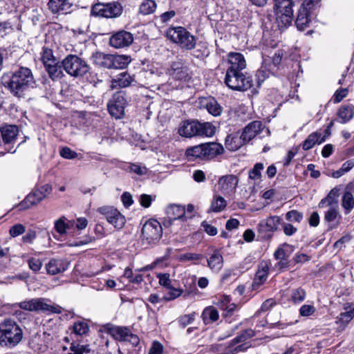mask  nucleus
Wrapping results in <instances>:
<instances>
[{"mask_svg":"<svg viewBox=\"0 0 354 354\" xmlns=\"http://www.w3.org/2000/svg\"><path fill=\"white\" fill-rule=\"evenodd\" d=\"M3 84L18 97H24L30 88L35 86V80L30 69L21 67L9 77H3Z\"/></svg>","mask_w":354,"mask_h":354,"instance_id":"nucleus-1","label":"nucleus"},{"mask_svg":"<svg viewBox=\"0 0 354 354\" xmlns=\"http://www.w3.org/2000/svg\"><path fill=\"white\" fill-rule=\"evenodd\" d=\"M23 337L22 329L17 323L6 319L0 323V345L1 346H15Z\"/></svg>","mask_w":354,"mask_h":354,"instance_id":"nucleus-2","label":"nucleus"},{"mask_svg":"<svg viewBox=\"0 0 354 354\" xmlns=\"http://www.w3.org/2000/svg\"><path fill=\"white\" fill-rule=\"evenodd\" d=\"M215 133V127L209 122H199L197 120L183 122L178 129V133L185 138L195 136L211 137Z\"/></svg>","mask_w":354,"mask_h":354,"instance_id":"nucleus-3","label":"nucleus"},{"mask_svg":"<svg viewBox=\"0 0 354 354\" xmlns=\"http://www.w3.org/2000/svg\"><path fill=\"white\" fill-rule=\"evenodd\" d=\"M223 147L217 142H207L187 149L185 155L189 160H209L223 153Z\"/></svg>","mask_w":354,"mask_h":354,"instance_id":"nucleus-4","label":"nucleus"},{"mask_svg":"<svg viewBox=\"0 0 354 354\" xmlns=\"http://www.w3.org/2000/svg\"><path fill=\"white\" fill-rule=\"evenodd\" d=\"M225 84L232 90L245 91L252 86V79L242 71H227Z\"/></svg>","mask_w":354,"mask_h":354,"instance_id":"nucleus-5","label":"nucleus"},{"mask_svg":"<svg viewBox=\"0 0 354 354\" xmlns=\"http://www.w3.org/2000/svg\"><path fill=\"white\" fill-rule=\"evenodd\" d=\"M167 37L172 42L178 44L181 48L192 50L196 46V39L185 28H170L167 31Z\"/></svg>","mask_w":354,"mask_h":354,"instance_id":"nucleus-6","label":"nucleus"},{"mask_svg":"<svg viewBox=\"0 0 354 354\" xmlns=\"http://www.w3.org/2000/svg\"><path fill=\"white\" fill-rule=\"evenodd\" d=\"M62 66L66 73L74 77L83 76L89 69L87 63L75 55H68L62 60Z\"/></svg>","mask_w":354,"mask_h":354,"instance_id":"nucleus-7","label":"nucleus"},{"mask_svg":"<svg viewBox=\"0 0 354 354\" xmlns=\"http://www.w3.org/2000/svg\"><path fill=\"white\" fill-rule=\"evenodd\" d=\"M45 298H34L19 304L20 308L29 311H42L44 313H61L62 308L57 305L48 304Z\"/></svg>","mask_w":354,"mask_h":354,"instance_id":"nucleus-8","label":"nucleus"},{"mask_svg":"<svg viewBox=\"0 0 354 354\" xmlns=\"http://www.w3.org/2000/svg\"><path fill=\"white\" fill-rule=\"evenodd\" d=\"M321 0H305L298 10L295 25L298 30L302 31L309 27L311 22L310 10L318 5Z\"/></svg>","mask_w":354,"mask_h":354,"instance_id":"nucleus-9","label":"nucleus"},{"mask_svg":"<svg viewBox=\"0 0 354 354\" xmlns=\"http://www.w3.org/2000/svg\"><path fill=\"white\" fill-rule=\"evenodd\" d=\"M122 6L117 1L108 3H96L91 9L93 15L105 17L115 18L122 13Z\"/></svg>","mask_w":354,"mask_h":354,"instance_id":"nucleus-10","label":"nucleus"},{"mask_svg":"<svg viewBox=\"0 0 354 354\" xmlns=\"http://www.w3.org/2000/svg\"><path fill=\"white\" fill-rule=\"evenodd\" d=\"M162 235V227L155 219H149L142 226V237L148 244L156 243Z\"/></svg>","mask_w":354,"mask_h":354,"instance_id":"nucleus-11","label":"nucleus"},{"mask_svg":"<svg viewBox=\"0 0 354 354\" xmlns=\"http://www.w3.org/2000/svg\"><path fill=\"white\" fill-rule=\"evenodd\" d=\"M104 330L116 340L129 342L133 345L139 342L138 337L133 334L127 327L109 324L104 326Z\"/></svg>","mask_w":354,"mask_h":354,"instance_id":"nucleus-12","label":"nucleus"},{"mask_svg":"<svg viewBox=\"0 0 354 354\" xmlns=\"http://www.w3.org/2000/svg\"><path fill=\"white\" fill-rule=\"evenodd\" d=\"M126 104L127 100L124 93L123 91L116 92L107 104L108 111L111 116L116 119H120L124 115Z\"/></svg>","mask_w":354,"mask_h":354,"instance_id":"nucleus-13","label":"nucleus"},{"mask_svg":"<svg viewBox=\"0 0 354 354\" xmlns=\"http://www.w3.org/2000/svg\"><path fill=\"white\" fill-rule=\"evenodd\" d=\"M97 212L102 214L107 222L117 229H122L125 224L126 219L116 208L111 206H103L97 209Z\"/></svg>","mask_w":354,"mask_h":354,"instance_id":"nucleus-14","label":"nucleus"},{"mask_svg":"<svg viewBox=\"0 0 354 354\" xmlns=\"http://www.w3.org/2000/svg\"><path fill=\"white\" fill-rule=\"evenodd\" d=\"M326 205L329 206V208L324 213V221L327 223L337 221L338 223L339 220L342 218V216L339 214L337 203L335 201L333 203V199L328 196L322 199L318 204L319 208H323Z\"/></svg>","mask_w":354,"mask_h":354,"instance_id":"nucleus-15","label":"nucleus"},{"mask_svg":"<svg viewBox=\"0 0 354 354\" xmlns=\"http://www.w3.org/2000/svg\"><path fill=\"white\" fill-rule=\"evenodd\" d=\"M239 181V178L235 175L223 176L218 180V189L224 195L230 196L235 192Z\"/></svg>","mask_w":354,"mask_h":354,"instance_id":"nucleus-16","label":"nucleus"},{"mask_svg":"<svg viewBox=\"0 0 354 354\" xmlns=\"http://www.w3.org/2000/svg\"><path fill=\"white\" fill-rule=\"evenodd\" d=\"M133 41V35L126 30L118 31L113 34L109 39V44L115 48L129 46Z\"/></svg>","mask_w":354,"mask_h":354,"instance_id":"nucleus-17","label":"nucleus"},{"mask_svg":"<svg viewBox=\"0 0 354 354\" xmlns=\"http://www.w3.org/2000/svg\"><path fill=\"white\" fill-rule=\"evenodd\" d=\"M168 73L176 80L186 81L189 78L188 68L181 61L172 62Z\"/></svg>","mask_w":354,"mask_h":354,"instance_id":"nucleus-18","label":"nucleus"},{"mask_svg":"<svg viewBox=\"0 0 354 354\" xmlns=\"http://www.w3.org/2000/svg\"><path fill=\"white\" fill-rule=\"evenodd\" d=\"M227 57L229 66L227 71H243L246 68V62L241 53L231 52Z\"/></svg>","mask_w":354,"mask_h":354,"instance_id":"nucleus-19","label":"nucleus"},{"mask_svg":"<svg viewBox=\"0 0 354 354\" xmlns=\"http://www.w3.org/2000/svg\"><path fill=\"white\" fill-rule=\"evenodd\" d=\"M200 107L205 109L209 113L214 116H218L221 114L223 109L215 98L202 97L199 99Z\"/></svg>","mask_w":354,"mask_h":354,"instance_id":"nucleus-20","label":"nucleus"},{"mask_svg":"<svg viewBox=\"0 0 354 354\" xmlns=\"http://www.w3.org/2000/svg\"><path fill=\"white\" fill-rule=\"evenodd\" d=\"M281 218L278 216H269L258 224V232L261 234L273 232L280 224Z\"/></svg>","mask_w":354,"mask_h":354,"instance_id":"nucleus-21","label":"nucleus"},{"mask_svg":"<svg viewBox=\"0 0 354 354\" xmlns=\"http://www.w3.org/2000/svg\"><path fill=\"white\" fill-rule=\"evenodd\" d=\"M269 268L270 265L266 261H263L259 265L255 277L252 283L253 290H257L267 280Z\"/></svg>","mask_w":354,"mask_h":354,"instance_id":"nucleus-22","label":"nucleus"},{"mask_svg":"<svg viewBox=\"0 0 354 354\" xmlns=\"http://www.w3.org/2000/svg\"><path fill=\"white\" fill-rule=\"evenodd\" d=\"M264 129L260 121H253L248 124L243 129L241 135L245 142H248Z\"/></svg>","mask_w":354,"mask_h":354,"instance_id":"nucleus-23","label":"nucleus"},{"mask_svg":"<svg viewBox=\"0 0 354 354\" xmlns=\"http://www.w3.org/2000/svg\"><path fill=\"white\" fill-rule=\"evenodd\" d=\"M352 190H354V186L351 184H348L346 187L342 196V207L344 210L345 214H350L354 207V197Z\"/></svg>","mask_w":354,"mask_h":354,"instance_id":"nucleus-24","label":"nucleus"},{"mask_svg":"<svg viewBox=\"0 0 354 354\" xmlns=\"http://www.w3.org/2000/svg\"><path fill=\"white\" fill-rule=\"evenodd\" d=\"M275 14L277 24L280 29L286 28L291 24L293 18L292 10H276Z\"/></svg>","mask_w":354,"mask_h":354,"instance_id":"nucleus-25","label":"nucleus"},{"mask_svg":"<svg viewBox=\"0 0 354 354\" xmlns=\"http://www.w3.org/2000/svg\"><path fill=\"white\" fill-rule=\"evenodd\" d=\"M44 199V195L40 192L34 191L32 193L29 194L24 201L19 205L20 210H24L30 208L32 205H35Z\"/></svg>","mask_w":354,"mask_h":354,"instance_id":"nucleus-26","label":"nucleus"},{"mask_svg":"<svg viewBox=\"0 0 354 354\" xmlns=\"http://www.w3.org/2000/svg\"><path fill=\"white\" fill-rule=\"evenodd\" d=\"M48 6L54 14L67 13L72 6L69 0H49Z\"/></svg>","mask_w":354,"mask_h":354,"instance_id":"nucleus-27","label":"nucleus"},{"mask_svg":"<svg viewBox=\"0 0 354 354\" xmlns=\"http://www.w3.org/2000/svg\"><path fill=\"white\" fill-rule=\"evenodd\" d=\"M166 214L170 220H178L191 218V216L185 215V207L179 205H170L166 209Z\"/></svg>","mask_w":354,"mask_h":354,"instance_id":"nucleus-28","label":"nucleus"},{"mask_svg":"<svg viewBox=\"0 0 354 354\" xmlns=\"http://www.w3.org/2000/svg\"><path fill=\"white\" fill-rule=\"evenodd\" d=\"M68 263L62 259H51L46 265V270L48 274L55 275L64 272Z\"/></svg>","mask_w":354,"mask_h":354,"instance_id":"nucleus-29","label":"nucleus"},{"mask_svg":"<svg viewBox=\"0 0 354 354\" xmlns=\"http://www.w3.org/2000/svg\"><path fill=\"white\" fill-rule=\"evenodd\" d=\"M223 263V257L218 250H215L207 259V266L215 272H218L221 270Z\"/></svg>","mask_w":354,"mask_h":354,"instance_id":"nucleus-30","label":"nucleus"},{"mask_svg":"<svg viewBox=\"0 0 354 354\" xmlns=\"http://www.w3.org/2000/svg\"><path fill=\"white\" fill-rule=\"evenodd\" d=\"M0 131L3 142L10 144L16 140L19 130L16 125H5L0 128Z\"/></svg>","mask_w":354,"mask_h":354,"instance_id":"nucleus-31","label":"nucleus"},{"mask_svg":"<svg viewBox=\"0 0 354 354\" xmlns=\"http://www.w3.org/2000/svg\"><path fill=\"white\" fill-rule=\"evenodd\" d=\"M133 81V77L131 76L127 72H122L117 75L115 79H113L111 88L112 89L118 87L125 88L130 86Z\"/></svg>","mask_w":354,"mask_h":354,"instance_id":"nucleus-32","label":"nucleus"},{"mask_svg":"<svg viewBox=\"0 0 354 354\" xmlns=\"http://www.w3.org/2000/svg\"><path fill=\"white\" fill-rule=\"evenodd\" d=\"M246 142L243 139L242 135L230 134L225 138V147L230 151H236Z\"/></svg>","mask_w":354,"mask_h":354,"instance_id":"nucleus-33","label":"nucleus"},{"mask_svg":"<svg viewBox=\"0 0 354 354\" xmlns=\"http://www.w3.org/2000/svg\"><path fill=\"white\" fill-rule=\"evenodd\" d=\"M326 140V136H322L320 132L316 131L310 133L304 141L302 147L305 151L312 149L316 144H321Z\"/></svg>","mask_w":354,"mask_h":354,"instance_id":"nucleus-34","label":"nucleus"},{"mask_svg":"<svg viewBox=\"0 0 354 354\" xmlns=\"http://www.w3.org/2000/svg\"><path fill=\"white\" fill-rule=\"evenodd\" d=\"M338 120L341 123H346L350 121L354 115V106L347 104L341 106L338 110Z\"/></svg>","mask_w":354,"mask_h":354,"instance_id":"nucleus-35","label":"nucleus"},{"mask_svg":"<svg viewBox=\"0 0 354 354\" xmlns=\"http://www.w3.org/2000/svg\"><path fill=\"white\" fill-rule=\"evenodd\" d=\"M44 67L48 76L53 80H57L63 77L62 66L58 61H56L54 64H47Z\"/></svg>","mask_w":354,"mask_h":354,"instance_id":"nucleus-36","label":"nucleus"},{"mask_svg":"<svg viewBox=\"0 0 354 354\" xmlns=\"http://www.w3.org/2000/svg\"><path fill=\"white\" fill-rule=\"evenodd\" d=\"M218 317V311L213 306L206 307L202 313V318L205 324L217 321Z\"/></svg>","mask_w":354,"mask_h":354,"instance_id":"nucleus-37","label":"nucleus"},{"mask_svg":"<svg viewBox=\"0 0 354 354\" xmlns=\"http://www.w3.org/2000/svg\"><path fill=\"white\" fill-rule=\"evenodd\" d=\"M293 251L294 247L292 245L283 243L275 250L274 257L275 259H288Z\"/></svg>","mask_w":354,"mask_h":354,"instance_id":"nucleus-38","label":"nucleus"},{"mask_svg":"<svg viewBox=\"0 0 354 354\" xmlns=\"http://www.w3.org/2000/svg\"><path fill=\"white\" fill-rule=\"evenodd\" d=\"M130 56L125 55H113V68L122 69L126 68L131 62Z\"/></svg>","mask_w":354,"mask_h":354,"instance_id":"nucleus-39","label":"nucleus"},{"mask_svg":"<svg viewBox=\"0 0 354 354\" xmlns=\"http://www.w3.org/2000/svg\"><path fill=\"white\" fill-rule=\"evenodd\" d=\"M74 223V221H68L65 216H62L55 221V229L59 234H64Z\"/></svg>","mask_w":354,"mask_h":354,"instance_id":"nucleus-40","label":"nucleus"},{"mask_svg":"<svg viewBox=\"0 0 354 354\" xmlns=\"http://www.w3.org/2000/svg\"><path fill=\"white\" fill-rule=\"evenodd\" d=\"M354 317V309L340 313L336 318V324L341 330L345 328L351 320Z\"/></svg>","mask_w":354,"mask_h":354,"instance_id":"nucleus-41","label":"nucleus"},{"mask_svg":"<svg viewBox=\"0 0 354 354\" xmlns=\"http://www.w3.org/2000/svg\"><path fill=\"white\" fill-rule=\"evenodd\" d=\"M40 59L42 62L44 66L47 64H54L57 59L53 55V50L47 46H43L40 53Z\"/></svg>","mask_w":354,"mask_h":354,"instance_id":"nucleus-42","label":"nucleus"},{"mask_svg":"<svg viewBox=\"0 0 354 354\" xmlns=\"http://www.w3.org/2000/svg\"><path fill=\"white\" fill-rule=\"evenodd\" d=\"M178 259L181 262L190 261L192 263L196 265L198 264L200 261L203 259V255L201 254L187 252L184 254H180L178 257Z\"/></svg>","mask_w":354,"mask_h":354,"instance_id":"nucleus-43","label":"nucleus"},{"mask_svg":"<svg viewBox=\"0 0 354 354\" xmlns=\"http://www.w3.org/2000/svg\"><path fill=\"white\" fill-rule=\"evenodd\" d=\"M73 333L79 336L86 335L89 331L88 324L84 320H78L73 325Z\"/></svg>","mask_w":354,"mask_h":354,"instance_id":"nucleus-44","label":"nucleus"},{"mask_svg":"<svg viewBox=\"0 0 354 354\" xmlns=\"http://www.w3.org/2000/svg\"><path fill=\"white\" fill-rule=\"evenodd\" d=\"M306 297V290L299 287L291 290L290 299L293 304H298L301 303L305 299Z\"/></svg>","mask_w":354,"mask_h":354,"instance_id":"nucleus-45","label":"nucleus"},{"mask_svg":"<svg viewBox=\"0 0 354 354\" xmlns=\"http://www.w3.org/2000/svg\"><path fill=\"white\" fill-rule=\"evenodd\" d=\"M227 205V202L221 196H214L210 206V210L214 212H220L223 210Z\"/></svg>","mask_w":354,"mask_h":354,"instance_id":"nucleus-46","label":"nucleus"},{"mask_svg":"<svg viewBox=\"0 0 354 354\" xmlns=\"http://www.w3.org/2000/svg\"><path fill=\"white\" fill-rule=\"evenodd\" d=\"M156 8V3L153 0H144L140 6V13L147 15L153 13Z\"/></svg>","mask_w":354,"mask_h":354,"instance_id":"nucleus-47","label":"nucleus"},{"mask_svg":"<svg viewBox=\"0 0 354 354\" xmlns=\"http://www.w3.org/2000/svg\"><path fill=\"white\" fill-rule=\"evenodd\" d=\"M254 335V332L253 330L250 328L246 329L231 341L230 347H233L235 344L243 342L248 339L252 337Z\"/></svg>","mask_w":354,"mask_h":354,"instance_id":"nucleus-48","label":"nucleus"},{"mask_svg":"<svg viewBox=\"0 0 354 354\" xmlns=\"http://www.w3.org/2000/svg\"><path fill=\"white\" fill-rule=\"evenodd\" d=\"M254 335V332L253 330L250 328L246 329L231 341L230 347H233L235 344L243 342L248 339L252 337Z\"/></svg>","mask_w":354,"mask_h":354,"instance_id":"nucleus-49","label":"nucleus"},{"mask_svg":"<svg viewBox=\"0 0 354 354\" xmlns=\"http://www.w3.org/2000/svg\"><path fill=\"white\" fill-rule=\"evenodd\" d=\"M254 335V332L253 330L250 328L246 329L231 341L230 347H233L235 344L243 342L248 339L252 337Z\"/></svg>","mask_w":354,"mask_h":354,"instance_id":"nucleus-50","label":"nucleus"},{"mask_svg":"<svg viewBox=\"0 0 354 354\" xmlns=\"http://www.w3.org/2000/svg\"><path fill=\"white\" fill-rule=\"evenodd\" d=\"M254 335V332L253 330L250 328L246 329L231 341L230 347H233L235 344L243 342L248 339L252 337Z\"/></svg>","mask_w":354,"mask_h":354,"instance_id":"nucleus-51","label":"nucleus"},{"mask_svg":"<svg viewBox=\"0 0 354 354\" xmlns=\"http://www.w3.org/2000/svg\"><path fill=\"white\" fill-rule=\"evenodd\" d=\"M254 335V332L253 330L250 328L246 329L231 341L230 347H233L235 344L243 342L248 339L252 337Z\"/></svg>","mask_w":354,"mask_h":354,"instance_id":"nucleus-52","label":"nucleus"},{"mask_svg":"<svg viewBox=\"0 0 354 354\" xmlns=\"http://www.w3.org/2000/svg\"><path fill=\"white\" fill-rule=\"evenodd\" d=\"M264 169V165L261 162L256 163L253 168L249 171V178L252 180H259L261 178V171Z\"/></svg>","mask_w":354,"mask_h":354,"instance_id":"nucleus-53","label":"nucleus"},{"mask_svg":"<svg viewBox=\"0 0 354 354\" xmlns=\"http://www.w3.org/2000/svg\"><path fill=\"white\" fill-rule=\"evenodd\" d=\"M283 55V52L281 50H277L274 53V55L272 57V64L269 66V70L271 71V73L274 74L276 72L278 66L281 63Z\"/></svg>","mask_w":354,"mask_h":354,"instance_id":"nucleus-54","label":"nucleus"},{"mask_svg":"<svg viewBox=\"0 0 354 354\" xmlns=\"http://www.w3.org/2000/svg\"><path fill=\"white\" fill-rule=\"evenodd\" d=\"M303 218V213L295 209L290 210L286 214V219L289 222L299 223L302 221Z\"/></svg>","mask_w":354,"mask_h":354,"instance_id":"nucleus-55","label":"nucleus"},{"mask_svg":"<svg viewBox=\"0 0 354 354\" xmlns=\"http://www.w3.org/2000/svg\"><path fill=\"white\" fill-rule=\"evenodd\" d=\"M167 289H168V292L164 297V299L166 301L175 299L176 298L180 297L183 293V290L180 288H175L170 286V288H167Z\"/></svg>","mask_w":354,"mask_h":354,"instance_id":"nucleus-56","label":"nucleus"},{"mask_svg":"<svg viewBox=\"0 0 354 354\" xmlns=\"http://www.w3.org/2000/svg\"><path fill=\"white\" fill-rule=\"evenodd\" d=\"M292 0H274L276 10H292Z\"/></svg>","mask_w":354,"mask_h":354,"instance_id":"nucleus-57","label":"nucleus"},{"mask_svg":"<svg viewBox=\"0 0 354 354\" xmlns=\"http://www.w3.org/2000/svg\"><path fill=\"white\" fill-rule=\"evenodd\" d=\"M59 155L62 158L68 160H73L78 156L77 153L68 147H62L59 150Z\"/></svg>","mask_w":354,"mask_h":354,"instance_id":"nucleus-58","label":"nucleus"},{"mask_svg":"<svg viewBox=\"0 0 354 354\" xmlns=\"http://www.w3.org/2000/svg\"><path fill=\"white\" fill-rule=\"evenodd\" d=\"M316 308L313 305L304 304L299 309V315L302 317H308L313 315Z\"/></svg>","mask_w":354,"mask_h":354,"instance_id":"nucleus-59","label":"nucleus"},{"mask_svg":"<svg viewBox=\"0 0 354 354\" xmlns=\"http://www.w3.org/2000/svg\"><path fill=\"white\" fill-rule=\"evenodd\" d=\"M195 315L196 314L194 313L192 314H187V315L181 316L178 319V322H179L180 325L183 328H185L187 326L192 324L195 319Z\"/></svg>","mask_w":354,"mask_h":354,"instance_id":"nucleus-60","label":"nucleus"},{"mask_svg":"<svg viewBox=\"0 0 354 354\" xmlns=\"http://www.w3.org/2000/svg\"><path fill=\"white\" fill-rule=\"evenodd\" d=\"M157 278L159 280V283L160 286H164L165 288H170L171 281L170 279V275L167 273H159L157 274Z\"/></svg>","mask_w":354,"mask_h":354,"instance_id":"nucleus-61","label":"nucleus"},{"mask_svg":"<svg viewBox=\"0 0 354 354\" xmlns=\"http://www.w3.org/2000/svg\"><path fill=\"white\" fill-rule=\"evenodd\" d=\"M268 71H267L263 68H261L257 71L256 78L259 86H260L261 83H263L269 77L271 71L269 69Z\"/></svg>","mask_w":354,"mask_h":354,"instance_id":"nucleus-62","label":"nucleus"},{"mask_svg":"<svg viewBox=\"0 0 354 354\" xmlns=\"http://www.w3.org/2000/svg\"><path fill=\"white\" fill-rule=\"evenodd\" d=\"M25 232V227L22 224H16L12 226L9 230L11 236L16 237Z\"/></svg>","mask_w":354,"mask_h":354,"instance_id":"nucleus-63","label":"nucleus"},{"mask_svg":"<svg viewBox=\"0 0 354 354\" xmlns=\"http://www.w3.org/2000/svg\"><path fill=\"white\" fill-rule=\"evenodd\" d=\"M128 169L138 175H143L147 172V168L145 167L136 163L131 164Z\"/></svg>","mask_w":354,"mask_h":354,"instance_id":"nucleus-64","label":"nucleus"}]
</instances>
